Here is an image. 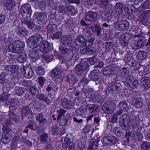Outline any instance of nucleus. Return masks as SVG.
Masks as SVG:
<instances>
[{"mask_svg": "<svg viewBox=\"0 0 150 150\" xmlns=\"http://www.w3.org/2000/svg\"><path fill=\"white\" fill-rule=\"evenodd\" d=\"M78 81L77 79L71 75L66 76L65 82L67 83V87L69 86L72 87Z\"/></svg>", "mask_w": 150, "mask_h": 150, "instance_id": "obj_19", "label": "nucleus"}, {"mask_svg": "<svg viewBox=\"0 0 150 150\" xmlns=\"http://www.w3.org/2000/svg\"><path fill=\"white\" fill-rule=\"evenodd\" d=\"M132 103L135 107L141 108L143 105V98L141 97L135 98L132 100Z\"/></svg>", "mask_w": 150, "mask_h": 150, "instance_id": "obj_30", "label": "nucleus"}, {"mask_svg": "<svg viewBox=\"0 0 150 150\" xmlns=\"http://www.w3.org/2000/svg\"><path fill=\"white\" fill-rule=\"evenodd\" d=\"M62 71L57 65L50 73V75L52 77H55L61 74Z\"/></svg>", "mask_w": 150, "mask_h": 150, "instance_id": "obj_40", "label": "nucleus"}, {"mask_svg": "<svg viewBox=\"0 0 150 150\" xmlns=\"http://www.w3.org/2000/svg\"><path fill=\"white\" fill-rule=\"evenodd\" d=\"M117 73L116 68L112 65H109L106 67L103 71V73L104 75L109 76L115 75Z\"/></svg>", "mask_w": 150, "mask_h": 150, "instance_id": "obj_13", "label": "nucleus"}, {"mask_svg": "<svg viewBox=\"0 0 150 150\" xmlns=\"http://www.w3.org/2000/svg\"><path fill=\"white\" fill-rule=\"evenodd\" d=\"M61 39L62 44L68 47L71 46L72 40L71 37L70 36H63Z\"/></svg>", "mask_w": 150, "mask_h": 150, "instance_id": "obj_21", "label": "nucleus"}, {"mask_svg": "<svg viewBox=\"0 0 150 150\" xmlns=\"http://www.w3.org/2000/svg\"><path fill=\"white\" fill-rule=\"evenodd\" d=\"M122 88V85L119 82L110 86L108 88V90L109 92L117 93L121 91Z\"/></svg>", "mask_w": 150, "mask_h": 150, "instance_id": "obj_14", "label": "nucleus"}, {"mask_svg": "<svg viewBox=\"0 0 150 150\" xmlns=\"http://www.w3.org/2000/svg\"><path fill=\"white\" fill-rule=\"evenodd\" d=\"M101 98L100 95L94 94L92 98V101L94 103H99L100 102Z\"/></svg>", "mask_w": 150, "mask_h": 150, "instance_id": "obj_61", "label": "nucleus"}, {"mask_svg": "<svg viewBox=\"0 0 150 150\" xmlns=\"http://www.w3.org/2000/svg\"><path fill=\"white\" fill-rule=\"evenodd\" d=\"M7 74L6 73L3 72L0 75V83L4 85L6 84L8 82V80L6 76Z\"/></svg>", "mask_w": 150, "mask_h": 150, "instance_id": "obj_41", "label": "nucleus"}, {"mask_svg": "<svg viewBox=\"0 0 150 150\" xmlns=\"http://www.w3.org/2000/svg\"><path fill=\"white\" fill-rule=\"evenodd\" d=\"M119 110L118 111H120L122 114L123 111L126 110L128 111V107H127V103L124 101H120L117 105Z\"/></svg>", "mask_w": 150, "mask_h": 150, "instance_id": "obj_29", "label": "nucleus"}, {"mask_svg": "<svg viewBox=\"0 0 150 150\" xmlns=\"http://www.w3.org/2000/svg\"><path fill=\"white\" fill-rule=\"evenodd\" d=\"M13 42L18 53H21L24 50V45L22 42L16 40Z\"/></svg>", "mask_w": 150, "mask_h": 150, "instance_id": "obj_25", "label": "nucleus"}, {"mask_svg": "<svg viewBox=\"0 0 150 150\" xmlns=\"http://www.w3.org/2000/svg\"><path fill=\"white\" fill-rule=\"evenodd\" d=\"M98 70L95 69L91 72L88 75V77L90 78L91 80L96 81L98 80L100 78Z\"/></svg>", "mask_w": 150, "mask_h": 150, "instance_id": "obj_23", "label": "nucleus"}, {"mask_svg": "<svg viewBox=\"0 0 150 150\" xmlns=\"http://www.w3.org/2000/svg\"><path fill=\"white\" fill-rule=\"evenodd\" d=\"M47 28L49 32H53L57 30V26L54 24H50L47 26Z\"/></svg>", "mask_w": 150, "mask_h": 150, "instance_id": "obj_50", "label": "nucleus"}, {"mask_svg": "<svg viewBox=\"0 0 150 150\" xmlns=\"http://www.w3.org/2000/svg\"><path fill=\"white\" fill-rule=\"evenodd\" d=\"M53 48L52 44L46 40H45L42 42L40 46V50L41 52L47 53L52 51Z\"/></svg>", "mask_w": 150, "mask_h": 150, "instance_id": "obj_9", "label": "nucleus"}, {"mask_svg": "<svg viewBox=\"0 0 150 150\" xmlns=\"http://www.w3.org/2000/svg\"><path fill=\"white\" fill-rule=\"evenodd\" d=\"M19 69L18 66L16 65H8L5 67V69L6 71L11 72L12 73L15 72L16 70Z\"/></svg>", "mask_w": 150, "mask_h": 150, "instance_id": "obj_35", "label": "nucleus"}, {"mask_svg": "<svg viewBox=\"0 0 150 150\" xmlns=\"http://www.w3.org/2000/svg\"><path fill=\"white\" fill-rule=\"evenodd\" d=\"M132 137H133L134 139H138L139 141L142 139V135L141 133L137 132L133 134Z\"/></svg>", "mask_w": 150, "mask_h": 150, "instance_id": "obj_64", "label": "nucleus"}, {"mask_svg": "<svg viewBox=\"0 0 150 150\" xmlns=\"http://www.w3.org/2000/svg\"><path fill=\"white\" fill-rule=\"evenodd\" d=\"M72 59L74 60L76 63L77 64L78 63V60L80 61L81 59H80V56L79 53L76 50H74L72 51Z\"/></svg>", "mask_w": 150, "mask_h": 150, "instance_id": "obj_44", "label": "nucleus"}, {"mask_svg": "<svg viewBox=\"0 0 150 150\" xmlns=\"http://www.w3.org/2000/svg\"><path fill=\"white\" fill-rule=\"evenodd\" d=\"M61 105L63 108L69 109L73 107V103L71 99L65 98L61 101Z\"/></svg>", "mask_w": 150, "mask_h": 150, "instance_id": "obj_17", "label": "nucleus"}, {"mask_svg": "<svg viewBox=\"0 0 150 150\" xmlns=\"http://www.w3.org/2000/svg\"><path fill=\"white\" fill-rule=\"evenodd\" d=\"M8 49L10 52L18 53L13 42L12 43L9 44L8 45Z\"/></svg>", "mask_w": 150, "mask_h": 150, "instance_id": "obj_48", "label": "nucleus"}, {"mask_svg": "<svg viewBox=\"0 0 150 150\" xmlns=\"http://www.w3.org/2000/svg\"><path fill=\"white\" fill-rule=\"evenodd\" d=\"M132 80H133L132 78L131 77H128L127 79L124 81L125 85L128 87L132 88Z\"/></svg>", "mask_w": 150, "mask_h": 150, "instance_id": "obj_60", "label": "nucleus"}, {"mask_svg": "<svg viewBox=\"0 0 150 150\" xmlns=\"http://www.w3.org/2000/svg\"><path fill=\"white\" fill-rule=\"evenodd\" d=\"M84 19L87 21L95 22L97 19V14L96 12L89 11L85 14Z\"/></svg>", "mask_w": 150, "mask_h": 150, "instance_id": "obj_11", "label": "nucleus"}, {"mask_svg": "<svg viewBox=\"0 0 150 150\" xmlns=\"http://www.w3.org/2000/svg\"><path fill=\"white\" fill-rule=\"evenodd\" d=\"M43 113H40L37 115L36 116V120L39 122L40 125H44L45 123L47 122V120L44 117Z\"/></svg>", "mask_w": 150, "mask_h": 150, "instance_id": "obj_31", "label": "nucleus"}, {"mask_svg": "<svg viewBox=\"0 0 150 150\" xmlns=\"http://www.w3.org/2000/svg\"><path fill=\"white\" fill-rule=\"evenodd\" d=\"M16 5V3L13 0H6L4 4V6L8 11L13 10Z\"/></svg>", "mask_w": 150, "mask_h": 150, "instance_id": "obj_20", "label": "nucleus"}, {"mask_svg": "<svg viewBox=\"0 0 150 150\" xmlns=\"http://www.w3.org/2000/svg\"><path fill=\"white\" fill-rule=\"evenodd\" d=\"M48 134L45 132H43L40 135V141L41 143L47 142V140L48 138Z\"/></svg>", "mask_w": 150, "mask_h": 150, "instance_id": "obj_52", "label": "nucleus"}, {"mask_svg": "<svg viewBox=\"0 0 150 150\" xmlns=\"http://www.w3.org/2000/svg\"><path fill=\"white\" fill-rule=\"evenodd\" d=\"M52 132L54 135H57L58 134L59 128L56 125H53L52 128Z\"/></svg>", "mask_w": 150, "mask_h": 150, "instance_id": "obj_63", "label": "nucleus"}, {"mask_svg": "<svg viewBox=\"0 0 150 150\" xmlns=\"http://www.w3.org/2000/svg\"><path fill=\"white\" fill-rule=\"evenodd\" d=\"M36 73L38 75H42L45 74L44 69L42 66L38 67L36 69Z\"/></svg>", "mask_w": 150, "mask_h": 150, "instance_id": "obj_58", "label": "nucleus"}, {"mask_svg": "<svg viewBox=\"0 0 150 150\" xmlns=\"http://www.w3.org/2000/svg\"><path fill=\"white\" fill-rule=\"evenodd\" d=\"M9 125H4L2 128L3 134L1 141L4 144H7L9 142L10 138L12 136V129L9 128Z\"/></svg>", "mask_w": 150, "mask_h": 150, "instance_id": "obj_4", "label": "nucleus"}, {"mask_svg": "<svg viewBox=\"0 0 150 150\" xmlns=\"http://www.w3.org/2000/svg\"><path fill=\"white\" fill-rule=\"evenodd\" d=\"M147 56V53L144 51H139L138 54V57L141 60L145 59Z\"/></svg>", "mask_w": 150, "mask_h": 150, "instance_id": "obj_54", "label": "nucleus"}, {"mask_svg": "<svg viewBox=\"0 0 150 150\" xmlns=\"http://www.w3.org/2000/svg\"><path fill=\"white\" fill-rule=\"evenodd\" d=\"M123 4L120 3H116L113 12L115 13L117 15H120L123 12Z\"/></svg>", "mask_w": 150, "mask_h": 150, "instance_id": "obj_24", "label": "nucleus"}, {"mask_svg": "<svg viewBox=\"0 0 150 150\" xmlns=\"http://www.w3.org/2000/svg\"><path fill=\"white\" fill-rule=\"evenodd\" d=\"M102 109L105 113L111 114L114 112L115 108L114 105L110 103H105L102 106Z\"/></svg>", "mask_w": 150, "mask_h": 150, "instance_id": "obj_12", "label": "nucleus"}, {"mask_svg": "<svg viewBox=\"0 0 150 150\" xmlns=\"http://www.w3.org/2000/svg\"><path fill=\"white\" fill-rule=\"evenodd\" d=\"M15 90L16 94L19 96L22 95L24 93V88L22 87H16Z\"/></svg>", "mask_w": 150, "mask_h": 150, "instance_id": "obj_59", "label": "nucleus"}, {"mask_svg": "<svg viewBox=\"0 0 150 150\" xmlns=\"http://www.w3.org/2000/svg\"><path fill=\"white\" fill-rule=\"evenodd\" d=\"M140 81L145 88L148 89L150 87V81L149 77H143L141 78Z\"/></svg>", "mask_w": 150, "mask_h": 150, "instance_id": "obj_32", "label": "nucleus"}, {"mask_svg": "<svg viewBox=\"0 0 150 150\" xmlns=\"http://www.w3.org/2000/svg\"><path fill=\"white\" fill-rule=\"evenodd\" d=\"M134 36L133 40L135 41L134 42L135 45L137 48H140L144 46L146 43L144 38L140 35H132Z\"/></svg>", "mask_w": 150, "mask_h": 150, "instance_id": "obj_8", "label": "nucleus"}, {"mask_svg": "<svg viewBox=\"0 0 150 150\" xmlns=\"http://www.w3.org/2000/svg\"><path fill=\"white\" fill-rule=\"evenodd\" d=\"M33 20L36 23L41 25L45 24L47 20V13L45 12L35 13Z\"/></svg>", "mask_w": 150, "mask_h": 150, "instance_id": "obj_5", "label": "nucleus"}, {"mask_svg": "<svg viewBox=\"0 0 150 150\" xmlns=\"http://www.w3.org/2000/svg\"><path fill=\"white\" fill-rule=\"evenodd\" d=\"M65 10L68 12L71 15H73L77 13L76 9L73 6L71 5H67L66 7Z\"/></svg>", "mask_w": 150, "mask_h": 150, "instance_id": "obj_36", "label": "nucleus"}, {"mask_svg": "<svg viewBox=\"0 0 150 150\" xmlns=\"http://www.w3.org/2000/svg\"><path fill=\"white\" fill-rule=\"evenodd\" d=\"M109 2V0H96V4L98 5L100 7L103 8H105Z\"/></svg>", "mask_w": 150, "mask_h": 150, "instance_id": "obj_33", "label": "nucleus"}, {"mask_svg": "<svg viewBox=\"0 0 150 150\" xmlns=\"http://www.w3.org/2000/svg\"><path fill=\"white\" fill-rule=\"evenodd\" d=\"M99 140L95 139H92L90 141L91 144L89 146V150L95 149L98 146V142Z\"/></svg>", "mask_w": 150, "mask_h": 150, "instance_id": "obj_34", "label": "nucleus"}, {"mask_svg": "<svg viewBox=\"0 0 150 150\" xmlns=\"http://www.w3.org/2000/svg\"><path fill=\"white\" fill-rule=\"evenodd\" d=\"M27 59V55L24 53H22L18 55L17 57V61L20 63L24 62Z\"/></svg>", "mask_w": 150, "mask_h": 150, "instance_id": "obj_45", "label": "nucleus"}, {"mask_svg": "<svg viewBox=\"0 0 150 150\" xmlns=\"http://www.w3.org/2000/svg\"><path fill=\"white\" fill-rule=\"evenodd\" d=\"M65 7L64 5H60L59 6H54V9L56 11L57 15H58L59 13H64V12L65 10Z\"/></svg>", "mask_w": 150, "mask_h": 150, "instance_id": "obj_38", "label": "nucleus"}, {"mask_svg": "<svg viewBox=\"0 0 150 150\" xmlns=\"http://www.w3.org/2000/svg\"><path fill=\"white\" fill-rule=\"evenodd\" d=\"M43 40V37L40 35L37 36H32L27 40L29 47L32 49L37 48L40 45Z\"/></svg>", "mask_w": 150, "mask_h": 150, "instance_id": "obj_3", "label": "nucleus"}, {"mask_svg": "<svg viewBox=\"0 0 150 150\" xmlns=\"http://www.w3.org/2000/svg\"><path fill=\"white\" fill-rule=\"evenodd\" d=\"M21 13L23 18L21 22L23 24L26 25L28 28L32 29L34 28V23L31 22L29 18L32 12L30 5L28 3L23 5L21 9Z\"/></svg>", "mask_w": 150, "mask_h": 150, "instance_id": "obj_1", "label": "nucleus"}, {"mask_svg": "<svg viewBox=\"0 0 150 150\" xmlns=\"http://www.w3.org/2000/svg\"><path fill=\"white\" fill-rule=\"evenodd\" d=\"M132 8H134V6L133 5L128 6L125 9V11L126 13L132 14L134 12V10H133Z\"/></svg>", "mask_w": 150, "mask_h": 150, "instance_id": "obj_62", "label": "nucleus"}, {"mask_svg": "<svg viewBox=\"0 0 150 150\" xmlns=\"http://www.w3.org/2000/svg\"><path fill=\"white\" fill-rule=\"evenodd\" d=\"M77 147L79 150L86 149L85 148L86 141L83 139L79 140L77 142Z\"/></svg>", "mask_w": 150, "mask_h": 150, "instance_id": "obj_47", "label": "nucleus"}, {"mask_svg": "<svg viewBox=\"0 0 150 150\" xmlns=\"http://www.w3.org/2000/svg\"><path fill=\"white\" fill-rule=\"evenodd\" d=\"M22 74L26 78L30 79L33 76V73L32 69L28 66H26L25 64L21 69Z\"/></svg>", "mask_w": 150, "mask_h": 150, "instance_id": "obj_15", "label": "nucleus"}, {"mask_svg": "<svg viewBox=\"0 0 150 150\" xmlns=\"http://www.w3.org/2000/svg\"><path fill=\"white\" fill-rule=\"evenodd\" d=\"M122 114V112L120 111H117L115 112L112 116L111 121V122L113 124L117 123L119 118L118 116Z\"/></svg>", "mask_w": 150, "mask_h": 150, "instance_id": "obj_37", "label": "nucleus"}, {"mask_svg": "<svg viewBox=\"0 0 150 150\" xmlns=\"http://www.w3.org/2000/svg\"><path fill=\"white\" fill-rule=\"evenodd\" d=\"M141 7L144 9H149L150 8V1L146 0L141 5Z\"/></svg>", "mask_w": 150, "mask_h": 150, "instance_id": "obj_57", "label": "nucleus"}, {"mask_svg": "<svg viewBox=\"0 0 150 150\" xmlns=\"http://www.w3.org/2000/svg\"><path fill=\"white\" fill-rule=\"evenodd\" d=\"M28 31L25 29L20 28L18 30V34L19 36H25L28 34Z\"/></svg>", "mask_w": 150, "mask_h": 150, "instance_id": "obj_55", "label": "nucleus"}, {"mask_svg": "<svg viewBox=\"0 0 150 150\" xmlns=\"http://www.w3.org/2000/svg\"><path fill=\"white\" fill-rule=\"evenodd\" d=\"M36 98L40 100L44 101L48 105H50L51 101L45 95L42 93H38L36 95Z\"/></svg>", "mask_w": 150, "mask_h": 150, "instance_id": "obj_27", "label": "nucleus"}, {"mask_svg": "<svg viewBox=\"0 0 150 150\" xmlns=\"http://www.w3.org/2000/svg\"><path fill=\"white\" fill-rule=\"evenodd\" d=\"M86 110V109L83 106H81V108L77 110L76 111V115L82 116L83 115Z\"/></svg>", "mask_w": 150, "mask_h": 150, "instance_id": "obj_56", "label": "nucleus"}, {"mask_svg": "<svg viewBox=\"0 0 150 150\" xmlns=\"http://www.w3.org/2000/svg\"><path fill=\"white\" fill-rule=\"evenodd\" d=\"M102 19L103 21L108 22L112 18L111 13L108 11L101 16Z\"/></svg>", "mask_w": 150, "mask_h": 150, "instance_id": "obj_43", "label": "nucleus"}, {"mask_svg": "<svg viewBox=\"0 0 150 150\" xmlns=\"http://www.w3.org/2000/svg\"><path fill=\"white\" fill-rule=\"evenodd\" d=\"M132 38V35L130 33H126L122 34L119 38L120 45L123 46H126Z\"/></svg>", "mask_w": 150, "mask_h": 150, "instance_id": "obj_6", "label": "nucleus"}, {"mask_svg": "<svg viewBox=\"0 0 150 150\" xmlns=\"http://www.w3.org/2000/svg\"><path fill=\"white\" fill-rule=\"evenodd\" d=\"M142 150H147L150 149V142H143L141 144Z\"/></svg>", "mask_w": 150, "mask_h": 150, "instance_id": "obj_49", "label": "nucleus"}, {"mask_svg": "<svg viewBox=\"0 0 150 150\" xmlns=\"http://www.w3.org/2000/svg\"><path fill=\"white\" fill-rule=\"evenodd\" d=\"M133 121V122L135 123L136 125L138 124V120L137 119H136L134 120L131 117L126 114H123L119 119L120 124L123 129L125 130H126L128 128L129 124Z\"/></svg>", "mask_w": 150, "mask_h": 150, "instance_id": "obj_2", "label": "nucleus"}, {"mask_svg": "<svg viewBox=\"0 0 150 150\" xmlns=\"http://www.w3.org/2000/svg\"><path fill=\"white\" fill-rule=\"evenodd\" d=\"M86 41V39L84 36L82 35H80L75 39L74 42L78 46H84Z\"/></svg>", "mask_w": 150, "mask_h": 150, "instance_id": "obj_22", "label": "nucleus"}, {"mask_svg": "<svg viewBox=\"0 0 150 150\" xmlns=\"http://www.w3.org/2000/svg\"><path fill=\"white\" fill-rule=\"evenodd\" d=\"M129 26V23L125 21H123L116 24L115 28L118 30H126Z\"/></svg>", "mask_w": 150, "mask_h": 150, "instance_id": "obj_18", "label": "nucleus"}, {"mask_svg": "<svg viewBox=\"0 0 150 150\" xmlns=\"http://www.w3.org/2000/svg\"><path fill=\"white\" fill-rule=\"evenodd\" d=\"M114 138L113 137L108 136L105 137L103 139V144L105 146L108 144H113L115 142Z\"/></svg>", "mask_w": 150, "mask_h": 150, "instance_id": "obj_28", "label": "nucleus"}, {"mask_svg": "<svg viewBox=\"0 0 150 150\" xmlns=\"http://www.w3.org/2000/svg\"><path fill=\"white\" fill-rule=\"evenodd\" d=\"M27 128H29L31 130H35L39 128V127L37 126L36 123L33 121L29 122V125L26 127Z\"/></svg>", "mask_w": 150, "mask_h": 150, "instance_id": "obj_46", "label": "nucleus"}, {"mask_svg": "<svg viewBox=\"0 0 150 150\" xmlns=\"http://www.w3.org/2000/svg\"><path fill=\"white\" fill-rule=\"evenodd\" d=\"M59 52L62 54L66 56L70 55L72 52V50L63 46H61L59 48Z\"/></svg>", "mask_w": 150, "mask_h": 150, "instance_id": "obj_26", "label": "nucleus"}, {"mask_svg": "<svg viewBox=\"0 0 150 150\" xmlns=\"http://www.w3.org/2000/svg\"><path fill=\"white\" fill-rule=\"evenodd\" d=\"M62 146L66 150H74V145L73 143L71 142L69 139L67 137H63L62 139Z\"/></svg>", "mask_w": 150, "mask_h": 150, "instance_id": "obj_10", "label": "nucleus"}, {"mask_svg": "<svg viewBox=\"0 0 150 150\" xmlns=\"http://www.w3.org/2000/svg\"><path fill=\"white\" fill-rule=\"evenodd\" d=\"M88 66L87 62H84L77 65L75 67L76 73L78 76H82L83 72L88 68Z\"/></svg>", "mask_w": 150, "mask_h": 150, "instance_id": "obj_7", "label": "nucleus"}, {"mask_svg": "<svg viewBox=\"0 0 150 150\" xmlns=\"http://www.w3.org/2000/svg\"><path fill=\"white\" fill-rule=\"evenodd\" d=\"M10 117L9 119H7L5 122V124L7 125L12 124L13 121L15 122H17L19 121V117L17 116L13 112L10 111L8 114Z\"/></svg>", "mask_w": 150, "mask_h": 150, "instance_id": "obj_16", "label": "nucleus"}, {"mask_svg": "<svg viewBox=\"0 0 150 150\" xmlns=\"http://www.w3.org/2000/svg\"><path fill=\"white\" fill-rule=\"evenodd\" d=\"M66 112L67 111L66 110L63 109L57 110V112L59 114L57 116V119L58 121L59 120L60 118L62 117H66L65 114Z\"/></svg>", "mask_w": 150, "mask_h": 150, "instance_id": "obj_51", "label": "nucleus"}, {"mask_svg": "<svg viewBox=\"0 0 150 150\" xmlns=\"http://www.w3.org/2000/svg\"><path fill=\"white\" fill-rule=\"evenodd\" d=\"M22 117L25 116L27 115L31 114L32 111L29 108V106L23 107L21 110Z\"/></svg>", "mask_w": 150, "mask_h": 150, "instance_id": "obj_39", "label": "nucleus"}, {"mask_svg": "<svg viewBox=\"0 0 150 150\" xmlns=\"http://www.w3.org/2000/svg\"><path fill=\"white\" fill-rule=\"evenodd\" d=\"M59 120H60L59 124L61 126H64L68 125V119L67 117H62L60 118Z\"/></svg>", "mask_w": 150, "mask_h": 150, "instance_id": "obj_53", "label": "nucleus"}, {"mask_svg": "<svg viewBox=\"0 0 150 150\" xmlns=\"http://www.w3.org/2000/svg\"><path fill=\"white\" fill-rule=\"evenodd\" d=\"M30 57L33 61H36L39 58L38 52L35 50L33 51L30 53Z\"/></svg>", "mask_w": 150, "mask_h": 150, "instance_id": "obj_42", "label": "nucleus"}]
</instances>
